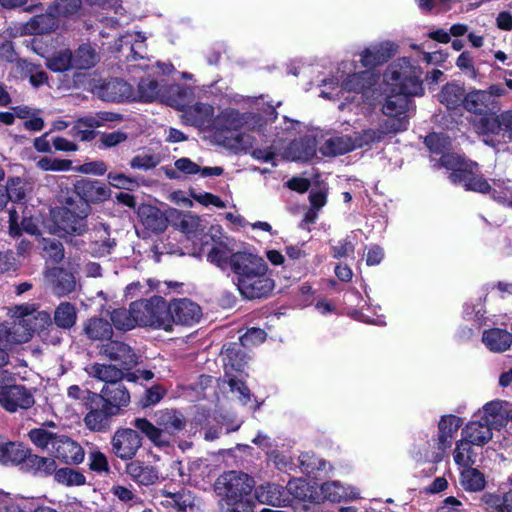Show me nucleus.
Here are the masks:
<instances>
[{"instance_id":"f257e3e1","label":"nucleus","mask_w":512,"mask_h":512,"mask_svg":"<svg viewBox=\"0 0 512 512\" xmlns=\"http://www.w3.org/2000/svg\"><path fill=\"white\" fill-rule=\"evenodd\" d=\"M420 66L409 57H402L391 63L384 72V80L390 87L382 112L387 116L384 128L389 133L405 131L408 126L407 112L412 104L411 97L423 94Z\"/></svg>"},{"instance_id":"f03ea898","label":"nucleus","mask_w":512,"mask_h":512,"mask_svg":"<svg viewBox=\"0 0 512 512\" xmlns=\"http://www.w3.org/2000/svg\"><path fill=\"white\" fill-rule=\"evenodd\" d=\"M434 167L449 170L450 182L463 187L465 191L489 194L493 200L499 203H506L509 200L511 191L503 186L502 181L493 180L494 187H492L480 172L479 164L464 156L456 153L443 154Z\"/></svg>"},{"instance_id":"7ed1b4c3","label":"nucleus","mask_w":512,"mask_h":512,"mask_svg":"<svg viewBox=\"0 0 512 512\" xmlns=\"http://www.w3.org/2000/svg\"><path fill=\"white\" fill-rule=\"evenodd\" d=\"M231 270L239 293L247 300L268 298L275 288L267 263L255 254L235 252Z\"/></svg>"},{"instance_id":"20e7f679","label":"nucleus","mask_w":512,"mask_h":512,"mask_svg":"<svg viewBox=\"0 0 512 512\" xmlns=\"http://www.w3.org/2000/svg\"><path fill=\"white\" fill-rule=\"evenodd\" d=\"M254 480L246 473L228 471L215 482L221 512H255Z\"/></svg>"},{"instance_id":"39448f33","label":"nucleus","mask_w":512,"mask_h":512,"mask_svg":"<svg viewBox=\"0 0 512 512\" xmlns=\"http://www.w3.org/2000/svg\"><path fill=\"white\" fill-rule=\"evenodd\" d=\"M474 132L483 138V142L495 147L506 138L512 128V110L500 112V105L487 113L471 116L469 119Z\"/></svg>"},{"instance_id":"423d86ee","label":"nucleus","mask_w":512,"mask_h":512,"mask_svg":"<svg viewBox=\"0 0 512 512\" xmlns=\"http://www.w3.org/2000/svg\"><path fill=\"white\" fill-rule=\"evenodd\" d=\"M132 310L138 318V326L170 332L169 303L162 296L134 301Z\"/></svg>"},{"instance_id":"0eeeda50","label":"nucleus","mask_w":512,"mask_h":512,"mask_svg":"<svg viewBox=\"0 0 512 512\" xmlns=\"http://www.w3.org/2000/svg\"><path fill=\"white\" fill-rule=\"evenodd\" d=\"M304 486L303 481H289L286 488L279 484L267 483L257 487L253 496L254 500L257 499L261 504L286 507L291 503L290 495L299 500L307 497Z\"/></svg>"},{"instance_id":"6e6552de","label":"nucleus","mask_w":512,"mask_h":512,"mask_svg":"<svg viewBox=\"0 0 512 512\" xmlns=\"http://www.w3.org/2000/svg\"><path fill=\"white\" fill-rule=\"evenodd\" d=\"M84 406L88 410L84 417L86 428L92 432L105 433L110 430L113 419L118 415L107 406L96 392L86 390Z\"/></svg>"},{"instance_id":"1a4fd4ad","label":"nucleus","mask_w":512,"mask_h":512,"mask_svg":"<svg viewBox=\"0 0 512 512\" xmlns=\"http://www.w3.org/2000/svg\"><path fill=\"white\" fill-rule=\"evenodd\" d=\"M73 192L79 198L76 201L77 208H80L84 214L91 212V204L104 202L111 195V190L104 182L87 178L77 180L74 184Z\"/></svg>"},{"instance_id":"9d476101","label":"nucleus","mask_w":512,"mask_h":512,"mask_svg":"<svg viewBox=\"0 0 512 512\" xmlns=\"http://www.w3.org/2000/svg\"><path fill=\"white\" fill-rule=\"evenodd\" d=\"M462 436L463 438L456 443L454 452V460L457 464H461L464 459L461 449L469 451L471 445L483 446L492 439V426L482 419L470 421L463 428Z\"/></svg>"},{"instance_id":"9b49d317","label":"nucleus","mask_w":512,"mask_h":512,"mask_svg":"<svg viewBox=\"0 0 512 512\" xmlns=\"http://www.w3.org/2000/svg\"><path fill=\"white\" fill-rule=\"evenodd\" d=\"M66 206L54 213V222L59 231L70 235H82L87 230V216L77 208V202L72 197L66 199Z\"/></svg>"},{"instance_id":"f8f14e48","label":"nucleus","mask_w":512,"mask_h":512,"mask_svg":"<svg viewBox=\"0 0 512 512\" xmlns=\"http://www.w3.org/2000/svg\"><path fill=\"white\" fill-rule=\"evenodd\" d=\"M111 452L122 461L134 459L142 446L141 435L132 428H118L111 437Z\"/></svg>"},{"instance_id":"ddd939ff","label":"nucleus","mask_w":512,"mask_h":512,"mask_svg":"<svg viewBox=\"0 0 512 512\" xmlns=\"http://www.w3.org/2000/svg\"><path fill=\"white\" fill-rule=\"evenodd\" d=\"M202 316L201 307L188 298L173 299L169 303L170 331L173 324L191 326Z\"/></svg>"},{"instance_id":"4468645a","label":"nucleus","mask_w":512,"mask_h":512,"mask_svg":"<svg viewBox=\"0 0 512 512\" xmlns=\"http://www.w3.org/2000/svg\"><path fill=\"white\" fill-rule=\"evenodd\" d=\"M0 387V405L10 413L18 409L27 410L35 403L33 394L24 385Z\"/></svg>"},{"instance_id":"2eb2a0df","label":"nucleus","mask_w":512,"mask_h":512,"mask_svg":"<svg viewBox=\"0 0 512 512\" xmlns=\"http://www.w3.org/2000/svg\"><path fill=\"white\" fill-rule=\"evenodd\" d=\"M116 114L111 112H99L97 115L79 118L69 130V135L82 142L92 141L98 134L94 129L104 122L114 121Z\"/></svg>"},{"instance_id":"dca6fc26","label":"nucleus","mask_w":512,"mask_h":512,"mask_svg":"<svg viewBox=\"0 0 512 512\" xmlns=\"http://www.w3.org/2000/svg\"><path fill=\"white\" fill-rule=\"evenodd\" d=\"M97 95L107 102H128L136 100L133 86L120 78H111L97 86Z\"/></svg>"},{"instance_id":"f3484780","label":"nucleus","mask_w":512,"mask_h":512,"mask_svg":"<svg viewBox=\"0 0 512 512\" xmlns=\"http://www.w3.org/2000/svg\"><path fill=\"white\" fill-rule=\"evenodd\" d=\"M53 457L67 465H79L84 461L85 451L83 447L72 438L59 434L53 442Z\"/></svg>"},{"instance_id":"a211bd4d","label":"nucleus","mask_w":512,"mask_h":512,"mask_svg":"<svg viewBox=\"0 0 512 512\" xmlns=\"http://www.w3.org/2000/svg\"><path fill=\"white\" fill-rule=\"evenodd\" d=\"M398 51V45L392 41H383L364 49L360 54L363 67L373 69L388 62Z\"/></svg>"},{"instance_id":"6ab92c4d","label":"nucleus","mask_w":512,"mask_h":512,"mask_svg":"<svg viewBox=\"0 0 512 512\" xmlns=\"http://www.w3.org/2000/svg\"><path fill=\"white\" fill-rule=\"evenodd\" d=\"M154 421L160 426L165 437L177 435L186 428L187 419L184 414L177 409H161L155 412Z\"/></svg>"},{"instance_id":"aec40b11","label":"nucleus","mask_w":512,"mask_h":512,"mask_svg":"<svg viewBox=\"0 0 512 512\" xmlns=\"http://www.w3.org/2000/svg\"><path fill=\"white\" fill-rule=\"evenodd\" d=\"M29 456V447L20 441L0 437V464L6 467L22 469L25 458Z\"/></svg>"},{"instance_id":"412c9836","label":"nucleus","mask_w":512,"mask_h":512,"mask_svg":"<svg viewBox=\"0 0 512 512\" xmlns=\"http://www.w3.org/2000/svg\"><path fill=\"white\" fill-rule=\"evenodd\" d=\"M224 362V376L232 375L233 372H243L249 356L245 351V346L241 343H227L222 348Z\"/></svg>"},{"instance_id":"4be33fe9","label":"nucleus","mask_w":512,"mask_h":512,"mask_svg":"<svg viewBox=\"0 0 512 512\" xmlns=\"http://www.w3.org/2000/svg\"><path fill=\"white\" fill-rule=\"evenodd\" d=\"M103 402L116 410L117 415H122L130 403V393L128 389L122 384L104 385L99 393H96Z\"/></svg>"},{"instance_id":"5701e85b","label":"nucleus","mask_w":512,"mask_h":512,"mask_svg":"<svg viewBox=\"0 0 512 512\" xmlns=\"http://www.w3.org/2000/svg\"><path fill=\"white\" fill-rule=\"evenodd\" d=\"M138 216L143 227L152 234L163 233L169 224L166 214L158 207L142 204L138 208Z\"/></svg>"},{"instance_id":"b1692460","label":"nucleus","mask_w":512,"mask_h":512,"mask_svg":"<svg viewBox=\"0 0 512 512\" xmlns=\"http://www.w3.org/2000/svg\"><path fill=\"white\" fill-rule=\"evenodd\" d=\"M102 352L110 360L118 361L125 370H131L137 364L135 352L124 342L110 339L102 346Z\"/></svg>"},{"instance_id":"393cba45","label":"nucleus","mask_w":512,"mask_h":512,"mask_svg":"<svg viewBox=\"0 0 512 512\" xmlns=\"http://www.w3.org/2000/svg\"><path fill=\"white\" fill-rule=\"evenodd\" d=\"M125 473L139 486H150L159 479L158 469L141 460H130L125 466Z\"/></svg>"},{"instance_id":"a878e982","label":"nucleus","mask_w":512,"mask_h":512,"mask_svg":"<svg viewBox=\"0 0 512 512\" xmlns=\"http://www.w3.org/2000/svg\"><path fill=\"white\" fill-rule=\"evenodd\" d=\"M160 494L165 498L161 500L160 504L166 509H173L176 512H187L188 510H193L195 506L193 493L186 488H181L178 491L163 488Z\"/></svg>"},{"instance_id":"bb28decb","label":"nucleus","mask_w":512,"mask_h":512,"mask_svg":"<svg viewBox=\"0 0 512 512\" xmlns=\"http://www.w3.org/2000/svg\"><path fill=\"white\" fill-rule=\"evenodd\" d=\"M499 105V102L485 90H472L466 94L463 108L472 116H479L498 108Z\"/></svg>"},{"instance_id":"cd10ccee","label":"nucleus","mask_w":512,"mask_h":512,"mask_svg":"<svg viewBox=\"0 0 512 512\" xmlns=\"http://www.w3.org/2000/svg\"><path fill=\"white\" fill-rule=\"evenodd\" d=\"M182 111L184 123L196 128L208 127L214 116V107L202 102L188 106Z\"/></svg>"},{"instance_id":"c85d7f7f","label":"nucleus","mask_w":512,"mask_h":512,"mask_svg":"<svg viewBox=\"0 0 512 512\" xmlns=\"http://www.w3.org/2000/svg\"><path fill=\"white\" fill-rule=\"evenodd\" d=\"M57 463L55 458L39 456L32 453L29 448V456L25 458L22 471L35 477L47 478L53 475Z\"/></svg>"},{"instance_id":"c756f323","label":"nucleus","mask_w":512,"mask_h":512,"mask_svg":"<svg viewBox=\"0 0 512 512\" xmlns=\"http://www.w3.org/2000/svg\"><path fill=\"white\" fill-rule=\"evenodd\" d=\"M463 421L456 415H444L438 423L437 448L446 450L451 447L453 435L462 426Z\"/></svg>"},{"instance_id":"7c9ffc66","label":"nucleus","mask_w":512,"mask_h":512,"mask_svg":"<svg viewBox=\"0 0 512 512\" xmlns=\"http://www.w3.org/2000/svg\"><path fill=\"white\" fill-rule=\"evenodd\" d=\"M213 246L207 253V260L215 266L224 269L231 266V259L235 253H231L228 244L220 236L210 235Z\"/></svg>"},{"instance_id":"2f4dec72","label":"nucleus","mask_w":512,"mask_h":512,"mask_svg":"<svg viewBox=\"0 0 512 512\" xmlns=\"http://www.w3.org/2000/svg\"><path fill=\"white\" fill-rule=\"evenodd\" d=\"M133 426L145 435L150 442L159 448L168 447L170 445L169 437H165L159 425L153 424L147 418H136Z\"/></svg>"},{"instance_id":"473e14b6","label":"nucleus","mask_w":512,"mask_h":512,"mask_svg":"<svg viewBox=\"0 0 512 512\" xmlns=\"http://www.w3.org/2000/svg\"><path fill=\"white\" fill-rule=\"evenodd\" d=\"M482 341L489 350L504 352L512 344V334L504 329L493 328L484 331Z\"/></svg>"},{"instance_id":"72a5a7b5","label":"nucleus","mask_w":512,"mask_h":512,"mask_svg":"<svg viewBox=\"0 0 512 512\" xmlns=\"http://www.w3.org/2000/svg\"><path fill=\"white\" fill-rule=\"evenodd\" d=\"M52 289L58 296H66L75 290L76 281L72 272L65 268H54L51 271Z\"/></svg>"},{"instance_id":"f704fd0d","label":"nucleus","mask_w":512,"mask_h":512,"mask_svg":"<svg viewBox=\"0 0 512 512\" xmlns=\"http://www.w3.org/2000/svg\"><path fill=\"white\" fill-rule=\"evenodd\" d=\"M466 94L464 87L457 83L449 82L442 87L439 93V101L445 105L447 109L455 110L460 106H464Z\"/></svg>"},{"instance_id":"c9c22d12","label":"nucleus","mask_w":512,"mask_h":512,"mask_svg":"<svg viewBox=\"0 0 512 512\" xmlns=\"http://www.w3.org/2000/svg\"><path fill=\"white\" fill-rule=\"evenodd\" d=\"M354 150L350 135L335 136L327 139L319 151L323 156L335 157Z\"/></svg>"},{"instance_id":"e433bc0d","label":"nucleus","mask_w":512,"mask_h":512,"mask_svg":"<svg viewBox=\"0 0 512 512\" xmlns=\"http://www.w3.org/2000/svg\"><path fill=\"white\" fill-rule=\"evenodd\" d=\"M124 370L112 364L95 363L91 366L90 374L98 380L105 382V385L118 384L124 378Z\"/></svg>"},{"instance_id":"4c0bfd02","label":"nucleus","mask_w":512,"mask_h":512,"mask_svg":"<svg viewBox=\"0 0 512 512\" xmlns=\"http://www.w3.org/2000/svg\"><path fill=\"white\" fill-rule=\"evenodd\" d=\"M374 85L373 76L369 71H361L347 75L341 87L347 92L364 93Z\"/></svg>"},{"instance_id":"58836bf2","label":"nucleus","mask_w":512,"mask_h":512,"mask_svg":"<svg viewBox=\"0 0 512 512\" xmlns=\"http://www.w3.org/2000/svg\"><path fill=\"white\" fill-rule=\"evenodd\" d=\"M86 336L91 340H110L113 335L112 325L102 318H91L84 327Z\"/></svg>"},{"instance_id":"ea45409f","label":"nucleus","mask_w":512,"mask_h":512,"mask_svg":"<svg viewBox=\"0 0 512 512\" xmlns=\"http://www.w3.org/2000/svg\"><path fill=\"white\" fill-rule=\"evenodd\" d=\"M386 133H388L386 130H380V129H364L360 132H355L351 136L352 144L354 150L361 149L365 147H371L374 143L381 142Z\"/></svg>"},{"instance_id":"a19ab883","label":"nucleus","mask_w":512,"mask_h":512,"mask_svg":"<svg viewBox=\"0 0 512 512\" xmlns=\"http://www.w3.org/2000/svg\"><path fill=\"white\" fill-rule=\"evenodd\" d=\"M216 125L223 131H239L243 129V113L237 109H226L216 118Z\"/></svg>"},{"instance_id":"79ce46f5","label":"nucleus","mask_w":512,"mask_h":512,"mask_svg":"<svg viewBox=\"0 0 512 512\" xmlns=\"http://www.w3.org/2000/svg\"><path fill=\"white\" fill-rule=\"evenodd\" d=\"M110 319L111 325L121 331H129L138 325V318L133 313L132 303L128 310L125 308L114 309L111 312Z\"/></svg>"},{"instance_id":"37998d69","label":"nucleus","mask_w":512,"mask_h":512,"mask_svg":"<svg viewBox=\"0 0 512 512\" xmlns=\"http://www.w3.org/2000/svg\"><path fill=\"white\" fill-rule=\"evenodd\" d=\"M98 55L89 44H82L73 53V68L87 70L96 65Z\"/></svg>"},{"instance_id":"c03bdc74","label":"nucleus","mask_w":512,"mask_h":512,"mask_svg":"<svg viewBox=\"0 0 512 512\" xmlns=\"http://www.w3.org/2000/svg\"><path fill=\"white\" fill-rule=\"evenodd\" d=\"M10 335V330L4 325H0V386L5 383L10 375L8 370L5 369L10 362L8 354Z\"/></svg>"},{"instance_id":"a18cd8bd","label":"nucleus","mask_w":512,"mask_h":512,"mask_svg":"<svg viewBox=\"0 0 512 512\" xmlns=\"http://www.w3.org/2000/svg\"><path fill=\"white\" fill-rule=\"evenodd\" d=\"M462 487L469 492H478L485 488L486 480L482 472L476 468H467L460 474Z\"/></svg>"},{"instance_id":"49530a36","label":"nucleus","mask_w":512,"mask_h":512,"mask_svg":"<svg viewBox=\"0 0 512 512\" xmlns=\"http://www.w3.org/2000/svg\"><path fill=\"white\" fill-rule=\"evenodd\" d=\"M46 67L55 73L66 72L73 68V53L70 49L55 52L47 59Z\"/></svg>"},{"instance_id":"de8ad7c7","label":"nucleus","mask_w":512,"mask_h":512,"mask_svg":"<svg viewBox=\"0 0 512 512\" xmlns=\"http://www.w3.org/2000/svg\"><path fill=\"white\" fill-rule=\"evenodd\" d=\"M52 476L55 482L65 486H80L86 483V477L82 472L69 467H56Z\"/></svg>"},{"instance_id":"09e8293b","label":"nucleus","mask_w":512,"mask_h":512,"mask_svg":"<svg viewBox=\"0 0 512 512\" xmlns=\"http://www.w3.org/2000/svg\"><path fill=\"white\" fill-rule=\"evenodd\" d=\"M76 318V309L69 302L61 303L54 312V322L60 328H71L75 324Z\"/></svg>"},{"instance_id":"8fccbe9b","label":"nucleus","mask_w":512,"mask_h":512,"mask_svg":"<svg viewBox=\"0 0 512 512\" xmlns=\"http://www.w3.org/2000/svg\"><path fill=\"white\" fill-rule=\"evenodd\" d=\"M137 95L136 100L142 102H152L154 101L160 92L159 83L157 80L146 77L141 78L137 85Z\"/></svg>"},{"instance_id":"3c124183","label":"nucleus","mask_w":512,"mask_h":512,"mask_svg":"<svg viewBox=\"0 0 512 512\" xmlns=\"http://www.w3.org/2000/svg\"><path fill=\"white\" fill-rule=\"evenodd\" d=\"M82 0H55L50 6L51 13L56 17H70L79 12Z\"/></svg>"},{"instance_id":"603ef678","label":"nucleus","mask_w":512,"mask_h":512,"mask_svg":"<svg viewBox=\"0 0 512 512\" xmlns=\"http://www.w3.org/2000/svg\"><path fill=\"white\" fill-rule=\"evenodd\" d=\"M58 436L59 434L43 428H33L28 432L30 441L42 450L47 449L51 445V451H53V442L57 440Z\"/></svg>"},{"instance_id":"864d4df0","label":"nucleus","mask_w":512,"mask_h":512,"mask_svg":"<svg viewBox=\"0 0 512 512\" xmlns=\"http://www.w3.org/2000/svg\"><path fill=\"white\" fill-rule=\"evenodd\" d=\"M224 144L236 153L244 152L245 154H250V151L253 149L254 140L249 134L238 133L234 137L226 138Z\"/></svg>"},{"instance_id":"5fc2aeb1","label":"nucleus","mask_w":512,"mask_h":512,"mask_svg":"<svg viewBox=\"0 0 512 512\" xmlns=\"http://www.w3.org/2000/svg\"><path fill=\"white\" fill-rule=\"evenodd\" d=\"M4 188L9 201L19 203L26 197L24 181L20 177L9 178Z\"/></svg>"},{"instance_id":"6e6d98bb","label":"nucleus","mask_w":512,"mask_h":512,"mask_svg":"<svg viewBox=\"0 0 512 512\" xmlns=\"http://www.w3.org/2000/svg\"><path fill=\"white\" fill-rule=\"evenodd\" d=\"M52 18L50 15H35L26 24L30 34H45L52 30Z\"/></svg>"},{"instance_id":"4d7b16f0","label":"nucleus","mask_w":512,"mask_h":512,"mask_svg":"<svg viewBox=\"0 0 512 512\" xmlns=\"http://www.w3.org/2000/svg\"><path fill=\"white\" fill-rule=\"evenodd\" d=\"M424 143L431 153L441 154V156L448 153L445 152L449 145L448 137L441 133L433 132L428 134L424 139Z\"/></svg>"},{"instance_id":"13d9d810","label":"nucleus","mask_w":512,"mask_h":512,"mask_svg":"<svg viewBox=\"0 0 512 512\" xmlns=\"http://www.w3.org/2000/svg\"><path fill=\"white\" fill-rule=\"evenodd\" d=\"M227 378V384L232 393L237 392L239 394L238 399L246 405L251 400V392L246 383L243 380L238 379L235 375L225 376Z\"/></svg>"},{"instance_id":"bf43d9fd","label":"nucleus","mask_w":512,"mask_h":512,"mask_svg":"<svg viewBox=\"0 0 512 512\" xmlns=\"http://www.w3.org/2000/svg\"><path fill=\"white\" fill-rule=\"evenodd\" d=\"M37 167L44 171H69L72 169V161L67 159L43 157L37 162Z\"/></svg>"},{"instance_id":"052dcab7","label":"nucleus","mask_w":512,"mask_h":512,"mask_svg":"<svg viewBox=\"0 0 512 512\" xmlns=\"http://www.w3.org/2000/svg\"><path fill=\"white\" fill-rule=\"evenodd\" d=\"M321 492L325 499L333 503H339L345 498V489L337 482H326L321 486Z\"/></svg>"},{"instance_id":"680f3d73","label":"nucleus","mask_w":512,"mask_h":512,"mask_svg":"<svg viewBox=\"0 0 512 512\" xmlns=\"http://www.w3.org/2000/svg\"><path fill=\"white\" fill-rule=\"evenodd\" d=\"M89 468L90 470L102 474L109 473L110 467L107 456L100 450H94L89 454Z\"/></svg>"},{"instance_id":"e2e57ef3","label":"nucleus","mask_w":512,"mask_h":512,"mask_svg":"<svg viewBox=\"0 0 512 512\" xmlns=\"http://www.w3.org/2000/svg\"><path fill=\"white\" fill-rule=\"evenodd\" d=\"M107 178L110 185L118 189L133 190L138 186L135 179L125 175L124 173L109 172Z\"/></svg>"},{"instance_id":"0e129e2a","label":"nucleus","mask_w":512,"mask_h":512,"mask_svg":"<svg viewBox=\"0 0 512 512\" xmlns=\"http://www.w3.org/2000/svg\"><path fill=\"white\" fill-rule=\"evenodd\" d=\"M267 124V120L260 113L243 112V129L248 131H260Z\"/></svg>"},{"instance_id":"69168bd1","label":"nucleus","mask_w":512,"mask_h":512,"mask_svg":"<svg viewBox=\"0 0 512 512\" xmlns=\"http://www.w3.org/2000/svg\"><path fill=\"white\" fill-rule=\"evenodd\" d=\"M266 337L267 333L265 330L252 327L240 337V343L245 347L254 346L263 343L266 340Z\"/></svg>"},{"instance_id":"338daca9","label":"nucleus","mask_w":512,"mask_h":512,"mask_svg":"<svg viewBox=\"0 0 512 512\" xmlns=\"http://www.w3.org/2000/svg\"><path fill=\"white\" fill-rule=\"evenodd\" d=\"M128 138L126 132L116 130L110 133L102 132L100 133V143L104 148H112L117 146L118 144L125 142Z\"/></svg>"},{"instance_id":"774afa93","label":"nucleus","mask_w":512,"mask_h":512,"mask_svg":"<svg viewBox=\"0 0 512 512\" xmlns=\"http://www.w3.org/2000/svg\"><path fill=\"white\" fill-rule=\"evenodd\" d=\"M355 247L349 236L331 246V256L335 259L345 258L354 253Z\"/></svg>"}]
</instances>
